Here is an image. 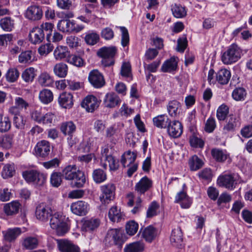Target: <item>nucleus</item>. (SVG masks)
I'll return each instance as SVG.
<instances>
[{
	"label": "nucleus",
	"instance_id": "obj_1",
	"mask_svg": "<svg viewBox=\"0 0 252 252\" xmlns=\"http://www.w3.org/2000/svg\"><path fill=\"white\" fill-rule=\"evenodd\" d=\"M62 176L66 180L72 181V187L81 188L86 182L84 173L77 169L75 165H68L62 170Z\"/></svg>",
	"mask_w": 252,
	"mask_h": 252
},
{
	"label": "nucleus",
	"instance_id": "obj_2",
	"mask_svg": "<svg viewBox=\"0 0 252 252\" xmlns=\"http://www.w3.org/2000/svg\"><path fill=\"white\" fill-rule=\"evenodd\" d=\"M50 217V226L56 230L58 235L63 236L68 231L69 227L64 220V216L59 213H56L52 214Z\"/></svg>",
	"mask_w": 252,
	"mask_h": 252
},
{
	"label": "nucleus",
	"instance_id": "obj_3",
	"mask_svg": "<svg viewBox=\"0 0 252 252\" xmlns=\"http://www.w3.org/2000/svg\"><path fill=\"white\" fill-rule=\"evenodd\" d=\"M117 48L114 46L103 47L99 49L97 55L102 58L101 63L105 66H110L115 63L114 57L117 53Z\"/></svg>",
	"mask_w": 252,
	"mask_h": 252
},
{
	"label": "nucleus",
	"instance_id": "obj_4",
	"mask_svg": "<svg viewBox=\"0 0 252 252\" xmlns=\"http://www.w3.org/2000/svg\"><path fill=\"white\" fill-rule=\"evenodd\" d=\"M242 50L236 45L232 44L223 53L221 61L225 64H230L237 62L241 57Z\"/></svg>",
	"mask_w": 252,
	"mask_h": 252
},
{
	"label": "nucleus",
	"instance_id": "obj_5",
	"mask_svg": "<svg viewBox=\"0 0 252 252\" xmlns=\"http://www.w3.org/2000/svg\"><path fill=\"white\" fill-rule=\"evenodd\" d=\"M106 244L109 245L114 244L117 245L119 249H121L123 244L125 242L122 231L118 229H109L105 238Z\"/></svg>",
	"mask_w": 252,
	"mask_h": 252
},
{
	"label": "nucleus",
	"instance_id": "obj_6",
	"mask_svg": "<svg viewBox=\"0 0 252 252\" xmlns=\"http://www.w3.org/2000/svg\"><path fill=\"white\" fill-rule=\"evenodd\" d=\"M23 176L28 182H32L39 186H43L46 180V175L34 170L24 172Z\"/></svg>",
	"mask_w": 252,
	"mask_h": 252
},
{
	"label": "nucleus",
	"instance_id": "obj_7",
	"mask_svg": "<svg viewBox=\"0 0 252 252\" xmlns=\"http://www.w3.org/2000/svg\"><path fill=\"white\" fill-rule=\"evenodd\" d=\"M115 190V185L112 183L101 186L100 187L101 194L99 196L101 203L104 204H108L114 198Z\"/></svg>",
	"mask_w": 252,
	"mask_h": 252
},
{
	"label": "nucleus",
	"instance_id": "obj_8",
	"mask_svg": "<svg viewBox=\"0 0 252 252\" xmlns=\"http://www.w3.org/2000/svg\"><path fill=\"white\" fill-rule=\"evenodd\" d=\"M52 214L51 208L45 203H41L36 207L35 215L40 221L47 222Z\"/></svg>",
	"mask_w": 252,
	"mask_h": 252
},
{
	"label": "nucleus",
	"instance_id": "obj_9",
	"mask_svg": "<svg viewBox=\"0 0 252 252\" xmlns=\"http://www.w3.org/2000/svg\"><path fill=\"white\" fill-rule=\"evenodd\" d=\"M217 184L221 187L228 189H233L237 184L234 174H224L220 175L217 180Z\"/></svg>",
	"mask_w": 252,
	"mask_h": 252
},
{
	"label": "nucleus",
	"instance_id": "obj_10",
	"mask_svg": "<svg viewBox=\"0 0 252 252\" xmlns=\"http://www.w3.org/2000/svg\"><path fill=\"white\" fill-rule=\"evenodd\" d=\"M81 231L93 233L96 231L100 224L99 219L94 218L83 219L82 221Z\"/></svg>",
	"mask_w": 252,
	"mask_h": 252
},
{
	"label": "nucleus",
	"instance_id": "obj_11",
	"mask_svg": "<svg viewBox=\"0 0 252 252\" xmlns=\"http://www.w3.org/2000/svg\"><path fill=\"white\" fill-rule=\"evenodd\" d=\"M25 16L27 19L32 21H36L40 20L43 16L41 7L36 5L28 7L25 12Z\"/></svg>",
	"mask_w": 252,
	"mask_h": 252
},
{
	"label": "nucleus",
	"instance_id": "obj_12",
	"mask_svg": "<svg viewBox=\"0 0 252 252\" xmlns=\"http://www.w3.org/2000/svg\"><path fill=\"white\" fill-rule=\"evenodd\" d=\"M88 79L90 83L96 88H101L105 84L103 75L96 69L90 72Z\"/></svg>",
	"mask_w": 252,
	"mask_h": 252
},
{
	"label": "nucleus",
	"instance_id": "obj_13",
	"mask_svg": "<svg viewBox=\"0 0 252 252\" xmlns=\"http://www.w3.org/2000/svg\"><path fill=\"white\" fill-rule=\"evenodd\" d=\"M72 212L78 216L86 215L89 210V205L83 201H78L72 203L70 206Z\"/></svg>",
	"mask_w": 252,
	"mask_h": 252
},
{
	"label": "nucleus",
	"instance_id": "obj_14",
	"mask_svg": "<svg viewBox=\"0 0 252 252\" xmlns=\"http://www.w3.org/2000/svg\"><path fill=\"white\" fill-rule=\"evenodd\" d=\"M152 181L147 176H144L136 184L134 189L138 194L141 195L149 190L152 188Z\"/></svg>",
	"mask_w": 252,
	"mask_h": 252
},
{
	"label": "nucleus",
	"instance_id": "obj_15",
	"mask_svg": "<svg viewBox=\"0 0 252 252\" xmlns=\"http://www.w3.org/2000/svg\"><path fill=\"white\" fill-rule=\"evenodd\" d=\"M50 149V143L44 140L38 142L34 148L36 156L40 158L47 157L49 155Z\"/></svg>",
	"mask_w": 252,
	"mask_h": 252
},
{
	"label": "nucleus",
	"instance_id": "obj_16",
	"mask_svg": "<svg viewBox=\"0 0 252 252\" xmlns=\"http://www.w3.org/2000/svg\"><path fill=\"white\" fill-rule=\"evenodd\" d=\"M170 242L173 246L178 248H181L184 246L183 232L180 227L173 229Z\"/></svg>",
	"mask_w": 252,
	"mask_h": 252
},
{
	"label": "nucleus",
	"instance_id": "obj_17",
	"mask_svg": "<svg viewBox=\"0 0 252 252\" xmlns=\"http://www.w3.org/2000/svg\"><path fill=\"white\" fill-rule=\"evenodd\" d=\"M167 128V132L169 136L173 138L179 137L183 132L182 125L178 121L170 122Z\"/></svg>",
	"mask_w": 252,
	"mask_h": 252
},
{
	"label": "nucleus",
	"instance_id": "obj_18",
	"mask_svg": "<svg viewBox=\"0 0 252 252\" xmlns=\"http://www.w3.org/2000/svg\"><path fill=\"white\" fill-rule=\"evenodd\" d=\"M140 232L141 233V237L148 243H151L158 235V230L152 225H149L143 229L141 228Z\"/></svg>",
	"mask_w": 252,
	"mask_h": 252
},
{
	"label": "nucleus",
	"instance_id": "obj_19",
	"mask_svg": "<svg viewBox=\"0 0 252 252\" xmlns=\"http://www.w3.org/2000/svg\"><path fill=\"white\" fill-rule=\"evenodd\" d=\"M60 251L62 252H80L79 248L67 240H58Z\"/></svg>",
	"mask_w": 252,
	"mask_h": 252
},
{
	"label": "nucleus",
	"instance_id": "obj_20",
	"mask_svg": "<svg viewBox=\"0 0 252 252\" xmlns=\"http://www.w3.org/2000/svg\"><path fill=\"white\" fill-rule=\"evenodd\" d=\"M99 102L94 95L87 96L83 101L82 106L89 112H93L99 106Z\"/></svg>",
	"mask_w": 252,
	"mask_h": 252
},
{
	"label": "nucleus",
	"instance_id": "obj_21",
	"mask_svg": "<svg viewBox=\"0 0 252 252\" xmlns=\"http://www.w3.org/2000/svg\"><path fill=\"white\" fill-rule=\"evenodd\" d=\"M38 27L33 28L30 32L29 40L31 43L36 44L40 43L45 37V33Z\"/></svg>",
	"mask_w": 252,
	"mask_h": 252
},
{
	"label": "nucleus",
	"instance_id": "obj_22",
	"mask_svg": "<svg viewBox=\"0 0 252 252\" xmlns=\"http://www.w3.org/2000/svg\"><path fill=\"white\" fill-rule=\"evenodd\" d=\"M240 125V119L236 115H230L226 121V124L223 126V130L226 133L233 131Z\"/></svg>",
	"mask_w": 252,
	"mask_h": 252
},
{
	"label": "nucleus",
	"instance_id": "obj_23",
	"mask_svg": "<svg viewBox=\"0 0 252 252\" xmlns=\"http://www.w3.org/2000/svg\"><path fill=\"white\" fill-rule=\"evenodd\" d=\"M175 203H179L183 208H189L192 201L186 192L181 191L175 196Z\"/></svg>",
	"mask_w": 252,
	"mask_h": 252
},
{
	"label": "nucleus",
	"instance_id": "obj_24",
	"mask_svg": "<svg viewBox=\"0 0 252 252\" xmlns=\"http://www.w3.org/2000/svg\"><path fill=\"white\" fill-rule=\"evenodd\" d=\"M4 239L9 242L14 241L22 233L21 228L14 227L3 231Z\"/></svg>",
	"mask_w": 252,
	"mask_h": 252
},
{
	"label": "nucleus",
	"instance_id": "obj_25",
	"mask_svg": "<svg viewBox=\"0 0 252 252\" xmlns=\"http://www.w3.org/2000/svg\"><path fill=\"white\" fill-rule=\"evenodd\" d=\"M59 102L64 108H71L73 104L72 94L66 92L63 93L59 97Z\"/></svg>",
	"mask_w": 252,
	"mask_h": 252
},
{
	"label": "nucleus",
	"instance_id": "obj_26",
	"mask_svg": "<svg viewBox=\"0 0 252 252\" xmlns=\"http://www.w3.org/2000/svg\"><path fill=\"white\" fill-rule=\"evenodd\" d=\"M121 100L118 95L115 93L107 94L104 100V104L106 107L113 108L120 104Z\"/></svg>",
	"mask_w": 252,
	"mask_h": 252
},
{
	"label": "nucleus",
	"instance_id": "obj_27",
	"mask_svg": "<svg viewBox=\"0 0 252 252\" xmlns=\"http://www.w3.org/2000/svg\"><path fill=\"white\" fill-rule=\"evenodd\" d=\"M167 109L171 117H176L179 115L181 110V103L176 100L170 101L167 105Z\"/></svg>",
	"mask_w": 252,
	"mask_h": 252
},
{
	"label": "nucleus",
	"instance_id": "obj_28",
	"mask_svg": "<svg viewBox=\"0 0 252 252\" xmlns=\"http://www.w3.org/2000/svg\"><path fill=\"white\" fill-rule=\"evenodd\" d=\"M153 121L155 126L160 128H167L171 120L166 115H160L153 118Z\"/></svg>",
	"mask_w": 252,
	"mask_h": 252
},
{
	"label": "nucleus",
	"instance_id": "obj_29",
	"mask_svg": "<svg viewBox=\"0 0 252 252\" xmlns=\"http://www.w3.org/2000/svg\"><path fill=\"white\" fill-rule=\"evenodd\" d=\"M60 129L64 135L73 136L76 131V126L72 121L64 122L61 124Z\"/></svg>",
	"mask_w": 252,
	"mask_h": 252
},
{
	"label": "nucleus",
	"instance_id": "obj_30",
	"mask_svg": "<svg viewBox=\"0 0 252 252\" xmlns=\"http://www.w3.org/2000/svg\"><path fill=\"white\" fill-rule=\"evenodd\" d=\"M145 249V244L142 241H136L126 245L124 252H143Z\"/></svg>",
	"mask_w": 252,
	"mask_h": 252
},
{
	"label": "nucleus",
	"instance_id": "obj_31",
	"mask_svg": "<svg viewBox=\"0 0 252 252\" xmlns=\"http://www.w3.org/2000/svg\"><path fill=\"white\" fill-rule=\"evenodd\" d=\"M136 154L134 152L128 151L124 153L122 156L121 163L124 167L129 166L135 163Z\"/></svg>",
	"mask_w": 252,
	"mask_h": 252
},
{
	"label": "nucleus",
	"instance_id": "obj_32",
	"mask_svg": "<svg viewBox=\"0 0 252 252\" xmlns=\"http://www.w3.org/2000/svg\"><path fill=\"white\" fill-rule=\"evenodd\" d=\"M69 56V52L66 46L63 45L58 46L54 51V56L57 61L62 60Z\"/></svg>",
	"mask_w": 252,
	"mask_h": 252
},
{
	"label": "nucleus",
	"instance_id": "obj_33",
	"mask_svg": "<svg viewBox=\"0 0 252 252\" xmlns=\"http://www.w3.org/2000/svg\"><path fill=\"white\" fill-rule=\"evenodd\" d=\"M230 77V72L226 69L220 70L216 74V80L222 85L227 84Z\"/></svg>",
	"mask_w": 252,
	"mask_h": 252
},
{
	"label": "nucleus",
	"instance_id": "obj_34",
	"mask_svg": "<svg viewBox=\"0 0 252 252\" xmlns=\"http://www.w3.org/2000/svg\"><path fill=\"white\" fill-rule=\"evenodd\" d=\"M59 31L63 32H70L74 31L75 27L74 24L69 20H61L57 25Z\"/></svg>",
	"mask_w": 252,
	"mask_h": 252
},
{
	"label": "nucleus",
	"instance_id": "obj_35",
	"mask_svg": "<svg viewBox=\"0 0 252 252\" xmlns=\"http://www.w3.org/2000/svg\"><path fill=\"white\" fill-rule=\"evenodd\" d=\"M38 82L42 87H51L54 83V80L49 73L43 72L39 75Z\"/></svg>",
	"mask_w": 252,
	"mask_h": 252
},
{
	"label": "nucleus",
	"instance_id": "obj_36",
	"mask_svg": "<svg viewBox=\"0 0 252 252\" xmlns=\"http://www.w3.org/2000/svg\"><path fill=\"white\" fill-rule=\"evenodd\" d=\"M21 205L18 201H13L6 204L4 206V212L7 215H12L17 214Z\"/></svg>",
	"mask_w": 252,
	"mask_h": 252
},
{
	"label": "nucleus",
	"instance_id": "obj_37",
	"mask_svg": "<svg viewBox=\"0 0 252 252\" xmlns=\"http://www.w3.org/2000/svg\"><path fill=\"white\" fill-rule=\"evenodd\" d=\"M53 71L55 74L59 77L64 78L67 74L68 66L64 63H58L54 66Z\"/></svg>",
	"mask_w": 252,
	"mask_h": 252
},
{
	"label": "nucleus",
	"instance_id": "obj_38",
	"mask_svg": "<svg viewBox=\"0 0 252 252\" xmlns=\"http://www.w3.org/2000/svg\"><path fill=\"white\" fill-rule=\"evenodd\" d=\"M211 154L213 158L218 162H223L229 157L226 151L219 149H213L211 151Z\"/></svg>",
	"mask_w": 252,
	"mask_h": 252
},
{
	"label": "nucleus",
	"instance_id": "obj_39",
	"mask_svg": "<svg viewBox=\"0 0 252 252\" xmlns=\"http://www.w3.org/2000/svg\"><path fill=\"white\" fill-rule=\"evenodd\" d=\"M14 21L10 17H5L0 20V26L5 32H11L14 28Z\"/></svg>",
	"mask_w": 252,
	"mask_h": 252
},
{
	"label": "nucleus",
	"instance_id": "obj_40",
	"mask_svg": "<svg viewBox=\"0 0 252 252\" xmlns=\"http://www.w3.org/2000/svg\"><path fill=\"white\" fill-rule=\"evenodd\" d=\"M189 168L191 171H196L201 168L204 165L203 160L196 155L192 156L189 160Z\"/></svg>",
	"mask_w": 252,
	"mask_h": 252
},
{
	"label": "nucleus",
	"instance_id": "obj_41",
	"mask_svg": "<svg viewBox=\"0 0 252 252\" xmlns=\"http://www.w3.org/2000/svg\"><path fill=\"white\" fill-rule=\"evenodd\" d=\"M177 62L175 58H171L165 61L161 66V70L163 72H170L176 70Z\"/></svg>",
	"mask_w": 252,
	"mask_h": 252
},
{
	"label": "nucleus",
	"instance_id": "obj_42",
	"mask_svg": "<svg viewBox=\"0 0 252 252\" xmlns=\"http://www.w3.org/2000/svg\"><path fill=\"white\" fill-rule=\"evenodd\" d=\"M171 10L174 17L182 18L187 15V11L185 7L180 4H174L172 5Z\"/></svg>",
	"mask_w": 252,
	"mask_h": 252
},
{
	"label": "nucleus",
	"instance_id": "obj_43",
	"mask_svg": "<svg viewBox=\"0 0 252 252\" xmlns=\"http://www.w3.org/2000/svg\"><path fill=\"white\" fill-rule=\"evenodd\" d=\"M108 216L110 220L113 222H119L123 219V215L116 206H113L109 210Z\"/></svg>",
	"mask_w": 252,
	"mask_h": 252
},
{
	"label": "nucleus",
	"instance_id": "obj_44",
	"mask_svg": "<svg viewBox=\"0 0 252 252\" xmlns=\"http://www.w3.org/2000/svg\"><path fill=\"white\" fill-rule=\"evenodd\" d=\"M39 98L42 103L48 104L53 100V94L50 90L44 89L40 92Z\"/></svg>",
	"mask_w": 252,
	"mask_h": 252
},
{
	"label": "nucleus",
	"instance_id": "obj_45",
	"mask_svg": "<svg viewBox=\"0 0 252 252\" xmlns=\"http://www.w3.org/2000/svg\"><path fill=\"white\" fill-rule=\"evenodd\" d=\"M67 62L74 66L81 67L85 65V61L80 56L76 55H69L67 59Z\"/></svg>",
	"mask_w": 252,
	"mask_h": 252
},
{
	"label": "nucleus",
	"instance_id": "obj_46",
	"mask_svg": "<svg viewBox=\"0 0 252 252\" xmlns=\"http://www.w3.org/2000/svg\"><path fill=\"white\" fill-rule=\"evenodd\" d=\"M15 173L14 165L13 163L5 164L2 169L1 175L3 178L7 179L12 177Z\"/></svg>",
	"mask_w": 252,
	"mask_h": 252
},
{
	"label": "nucleus",
	"instance_id": "obj_47",
	"mask_svg": "<svg viewBox=\"0 0 252 252\" xmlns=\"http://www.w3.org/2000/svg\"><path fill=\"white\" fill-rule=\"evenodd\" d=\"M93 178L96 183H101L106 180V173L101 169H96L94 170Z\"/></svg>",
	"mask_w": 252,
	"mask_h": 252
},
{
	"label": "nucleus",
	"instance_id": "obj_48",
	"mask_svg": "<svg viewBox=\"0 0 252 252\" xmlns=\"http://www.w3.org/2000/svg\"><path fill=\"white\" fill-rule=\"evenodd\" d=\"M38 245L37 239L34 237H28L24 239L23 246L26 249L32 250L35 248Z\"/></svg>",
	"mask_w": 252,
	"mask_h": 252
},
{
	"label": "nucleus",
	"instance_id": "obj_49",
	"mask_svg": "<svg viewBox=\"0 0 252 252\" xmlns=\"http://www.w3.org/2000/svg\"><path fill=\"white\" fill-rule=\"evenodd\" d=\"M13 135L6 134L0 138V146L3 149H9L12 147Z\"/></svg>",
	"mask_w": 252,
	"mask_h": 252
},
{
	"label": "nucleus",
	"instance_id": "obj_50",
	"mask_svg": "<svg viewBox=\"0 0 252 252\" xmlns=\"http://www.w3.org/2000/svg\"><path fill=\"white\" fill-rule=\"evenodd\" d=\"M32 52L31 50L22 52L19 56V62L21 63H30L32 61Z\"/></svg>",
	"mask_w": 252,
	"mask_h": 252
},
{
	"label": "nucleus",
	"instance_id": "obj_51",
	"mask_svg": "<svg viewBox=\"0 0 252 252\" xmlns=\"http://www.w3.org/2000/svg\"><path fill=\"white\" fill-rule=\"evenodd\" d=\"M35 76V70L33 67L25 69L22 73V77L26 82H32Z\"/></svg>",
	"mask_w": 252,
	"mask_h": 252
},
{
	"label": "nucleus",
	"instance_id": "obj_52",
	"mask_svg": "<svg viewBox=\"0 0 252 252\" xmlns=\"http://www.w3.org/2000/svg\"><path fill=\"white\" fill-rule=\"evenodd\" d=\"M159 212V205L156 201H153L149 205L147 211V217L152 218Z\"/></svg>",
	"mask_w": 252,
	"mask_h": 252
},
{
	"label": "nucleus",
	"instance_id": "obj_53",
	"mask_svg": "<svg viewBox=\"0 0 252 252\" xmlns=\"http://www.w3.org/2000/svg\"><path fill=\"white\" fill-rule=\"evenodd\" d=\"M62 173L61 172H54L52 173L50 177V183L54 187H59L62 182Z\"/></svg>",
	"mask_w": 252,
	"mask_h": 252
},
{
	"label": "nucleus",
	"instance_id": "obj_54",
	"mask_svg": "<svg viewBox=\"0 0 252 252\" xmlns=\"http://www.w3.org/2000/svg\"><path fill=\"white\" fill-rule=\"evenodd\" d=\"M138 227V224L134 220L129 221L126 225V232L129 235L133 236L137 232Z\"/></svg>",
	"mask_w": 252,
	"mask_h": 252
},
{
	"label": "nucleus",
	"instance_id": "obj_55",
	"mask_svg": "<svg viewBox=\"0 0 252 252\" xmlns=\"http://www.w3.org/2000/svg\"><path fill=\"white\" fill-rule=\"evenodd\" d=\"M229 112V108L227 106L222 104L217 111V117L219 121H223L225 119Z\"/></svg>",
	"mask_w": 252,
	"mask_h": 252
},
{
	"label": "nucleus",
	"instance_id": "obj_56",
	"mask_svg": "<svg viewBox=\"0 0 252 252\" xmlns=\"http://www.w3.org/2000/svg\"><path fill=\"white\" fill-rule=\"evenodd\" d=\"M189 143L191 147L196 148H202L204 145V141L201 138L197 137L195 134H192L190 136Z\"/></svg>",
	"mask_w": 252,
	"mask_h": 252
},
{
	"label": "nucleus",
	"instance_id": "obj_57",
	"mask_svg": "<svg viewBox=\"0 0 252 252\" xmlns=\"http://www.w3.org/2000/svg\"><path fill=\"white\" fill-rule=\"evenodd\" d=\"M11 127V122L7 117H0V132H5L8 131Z\"/></svg>",
	"mask_w": 252,
	"mask_h": 252
},
{
	"label": "nucleus",
	"instance_id": "obj_58",
	"mask_svg": "<svg viewBox=\"0 0 252 252\" xmlns=\"http://www.w3.org/2000/svg\"><path fill=\"white\" fill-rule=\"evenodd\" d=\"M232 95L236 100H242L246 96V92L243 88H237L233 91Z\"/></svg>",
	"mask_w": 252,
	"mask_h": 252
},
{
	"label": "nucleus",
	"instance_id": "obj_59",
	"mask_svg": "<svg viewBox=\"0 0 252 252\" xmlns=\"http://www.w3.org/2000/svg\"><path fill=\"white\" fill-rule=\"evenodd\" d=\"M99 35L94 32L88 33L85 37L86 42L89 45H93L96 44L99 40Z\"/></svg>",
	"mask_w": 252,
	"mask_h": 252
},
{
	"label": "nucleus",
	"instance_id": "obj_60",
	"mask_svg": "<svg viewBox=\"0 0 252 252\" xmlns=\"http://www.w3.org/2000/svg\"><path fill=\"white\" fill-rule=\"evenodd\" d=\"M19 72L16 68L9 69L6 74V78L7 81L9 82H15L19 77Z\"/></svg>",
	"mask_w": 252,
	"mask_h": 252
},
{
	"label": "nucleus",
	"instance_id": "obj_61",
	"mask_svg": "<svg viewBox=\"0 0 252 252\" xmlns=\"http://www.w3.org/2000/svg\"><path fill=\"white\" fill-rule=\"evenodd\" d=\"M13 125L15 127L19 129H22L24 128L26 120H24L22 115L17 116H13Z\"/></svg>",
	"mask_w": 252,
	"mask_h": 252
},
{
	"label": "nucleus",
	"instance_id": "obj_62",
	"mask_svg": "<svg viewBox=\"0 0 252 252\" xmlns=\"http://www.w3.org/2000/svg\"><path fill=\"white\" fill-rule=\"evenodd\" d=\"M199 177L207 182H210L212 180L213 175L212 171L209 168H205L198 173Z\"/></svg>",
	"mask_w": 252,
	"mask_h": 252
},
{
	"label": "nucleus",
	"instance_id": "obj_63",
	"mask_svg": "<svg viewBox=\"0 0 252 252\" xmlns=\"http://www.w3.org/2000/svg\"><path fill=\"white\" fill-rule=\"evenodd\" d=\"M122 32L121 44L123 47L128 45L129 42V36L127 30L124 27H120Z\"/></svg>",
	"mask_w": 252,
	"mask_h": 252
},
{
	"label": "nucleus",
	"instance_id": "obj_64",
	"mask_svg": "<svg viewBox=\"0 0 252 252\" xmlns=\"http://www.w3.org/2000/svg\"><path fill=\"white\" fill-rule=\"evenodd\" d=\"M55 116L54 113L52 112H48L46 114H43L42 120L40 124L43 125L51 126L55 120Z\"/></svg>",
	"mask_w": 252,
	"mask_h": 252
}]
</instances>
